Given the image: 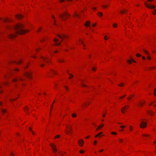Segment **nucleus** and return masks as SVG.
Wrapping results in <instances>:
<instances>
[{
    "label": "nucleus",
    "instance_id": "1",
    "mask_svg": "<svg viewBox=\"0 0 156 156\" xmlns=\"http://www.w3.org/2000/svg\"><path fill=\"white\" fill-rule=\"evenodd\" d=\"M23 27L24 26L23 24L21 23H18L14 27L10 26H7L6 27V28L7 30L11 31V32H12V30H13L16 34H24L29 31L28 30L23 29ZM8 36L10 38L13 39L16 37V35L11 33L8 34Z\"/></svg>",
    "mask_w": 156,
    "mask_h": 156
},
{
    "label": "nucleus",
    "instance_id": "2",
    "mask_svg": "<svg viewBox=\"0 0 156 156\" xmlns=\"http://www.w3.org/2000/svg\"><path fill=\"white\" fill-rule=\"evenodd\" d=\"M70 16L67 12H65L63 14H60L59 15V17L62 18L63 20H66L68 17H69Z\"/></svg>",
    "mask_w": 156,
    "mask_h": 156
},
{
    "label": "nucleus",
    "instance_id": "3",
    "mask_svg": "<svg viewBox=\"0 0 156 156\" xmlns=\"http://www.w3.org/2000/svg\"><path fill=\"white\" fill-rule=\"evenodd\" d=\"M67 128H69L70 131L69 130H66L65 131V132L66 134H67L68 133H69L70 134L72 133V128L71 126H70V128H69V126H67Z\"/></svg>",
    "mask_w": 156,
    "mask_h": 156
},
{
    "label": "nucleus",
    "instance_id": "4",
    "mask_svg": "<svg viewBox=\"0 0 156 156\" xmlns=\"http://www.w3.org/2000/svg\"><path fill=\"white\" fill-rule=\"evenodd\" d=\"M57 36L59 38H61V39H63V37L65 38H67L68 37V36L67 35H65L64 34H62L61 35L58 34Z\"/></svg>",
    "mask_w": 156,
    "mask_h": 156
},
{
    "label": "nucleus",
    "instance_id": "5",
    "mask_svg": "<svg viewBox=\"0 0 156 156\" xmlns=\"http://www.w3.org/2000/svg\"><path fill=\"white\" fill-rule=\"evenodd\" d=\"M50 145L52 148L53 152L55 153L57 151V150L55 148L56 147L55 145L53 144H50Z\"/></svg>",
    "mask_w": 156,
    "mask_h": 156
},
{
    "label": "nucleus",
    "instance_id": "6",
    "mask_svg": "<svg viewBox=\"0 0 156 156\" xmlns=\"http://www.w3.org/2000/svg\"><path fill=\"white\" fill-rule=\"evenodd\" d=\"M147 123L144 122H142L140 125V127L141 128H144L147 126Z\"/></svg>",
    "mask_w": 156,
    "mask_h": 156
},
{
    "label": "nucleus",
    "instance_id": "7",
    "mask_svg": "<svg viewBox=\"0 0 156 156\" xmlns=\"http://www.w3.org/2000/svg\"><path fill=\"white\" fill-rule=\"evenodd\" d=\"M24 75L27 77L29 78H32V77L31 76V74L29 73H27L24 74Z\"/></svg>",
    "mask_w": 156,
    "mask_h": 156
},
{
    "label": "nucleus",
    "instance_id": "8",
    "mask_svg": "<svg viewBox=\"0 0 156 156\" xmlns=\"http://www.w3.org/2000/svg\"><path fill=\"white\" fill-rule=\"evenodd\" d=\"M145 5L147 7L150 9H153L155 7L154 5H148L146 3H145Z\"/></svg>",
    "mask_w": 156,
    "mask_h": 156
},
{
    "label": "nucleus",
    "instance_id": "9",
    "mask_svg": "<svg viewBox=\"0 0 156 156\" xmlns=\"http://www.w3.org/2000/svg\"><path fill=\"white\" fill-rule=\"evenodd\" d=\"M129 107V105H126L123 107L122 110H121V112L122 113H124L125 112L124 111L125 109H127Z\"/></svg>",
    "mask_w": 156,
    "mask_h": 156
},
{
    "label": "nucleus",
    "instance_id": "10",
    "mask_svg": "<svg viewBox=\"0 0 156 156\" xmlns=\"http://www.w3.org/2000/svg\"><path fill=\"white\" fill-rule=\"evenodd\" d=\"M78 143L80 146H83L84 142L83 140L81 139L78 141Z\"/></svg>",
    "mask_w": 156,
    "mask_h": 156
},
{
    "label": "nucleus",
    "instance_id": "11",
    "mask_svg": "<svg viewBox=\"0 0 156 156\" xmlns=\"http://www.w3.org/2000/svg\"><path fill=\"white\" fill-rule=\"evenodd\" d=\"M16 17L18 19H20L23 17V16L20 14L17 15L16 16Z\"/></svg>",
    "mask_w": 156,
    "mask_h": 156
},
{
    "label": "nucleus",
    "instance_id": "12",
    "mask_svg": "<svg viewBox=\"0 0 156 156\" xmlns=\"http://www.w3.org/2000/svg\"><path fill=\"white\" fill-rule=\"evenodd\" d=\"M90 25V22L89 21H87L84 24V26H89Z\"/></svg>",
    "mask_w": 156,
    "mask_h": 156
},
{
    "label": "nucleus",
    "instance_id": "13",
    "mask_svg": "<svg viewBox=\"0 0 156 156\" xmlns=\"http://www.w3.org/2000/svg\"><path fill=\"white\" fill-rule=\"evenodd\" d=\"M147 112L148 114L151 116L153 115L154 114V113L151 110H149L147 111Z\"/></svg>",
    "mask_w": 156,
    "mask_h": 156
},
{
    "label": "nucleus",
    "instance_id": "14",
    "mask_svg": "<svg viewBox=\"0 0 156 156\" xmlns=\"http://www.w3.org/2000/svg\"><path fill=\"white\" fill-rule=\"evenodd\" d=\"M58 61L60 62H64V60L62 58H59L58 59Z\"/></svg>",
    "mask_w": 156,
    "mask_h": 156
},
{
    "label": "nucleus",
    "instance_id": "15",
    "mask_svg": "<svg viewBox=\"0 0 156 156\" xmlns=\"http://www.w3.org/2000/svg\"><path fill=\"white\" fill-rule=\"evenodd\" d=\"M104 124H102L101 125L99 126L97 129L96 130H98L99 129H100L102 127L104 126Z\"/></svg>",
    "mask_w": 156,
    "mask_h": 156
},
{
    "label": "nucleus",
    "instance_id": "16",
    "mask_svg": "<svg viewBox=\"0 0 156 156\" xmlns=\"http://www.w3.org/2000/svg\"><path fill=\"white\" fill-rule=\"evenodd\" d=\"M41 58L43 60V61L46 63H48V61H45V60L46 59H47L48 58L46 57H41Z\"/></svg>",
    "mask_w": 156,
    "mask_h": 156
},
{
    "label": "nucleus",
    "instance_id": "17",
    "mask_svg": "<svg viewBox=\"0 0 156 156\" xmlns=\"http://www.w3.org/2000/svg\"><path fill=\"white\" fill-rule=\"evenodd\" d=\"M98 14L100 17H101L103 16L102 13L100 12H98Z\"/></svg>",
    "mask_w": 156,
    "mask_h": 156
},
{
    "label": "nucleus",
    "instance_id": "18",
    "mask_svg": "<svg viewBox=\"0 0 156 156\" xmlns=\"http://www.w3.org/2000/svg\"><path fill=\"white\" fill-rule=\"evenodd\" d=\"M1 110L2 111V112L3 113H5L7 111V110L6 109H1Z\"/></svg>",
    "mask_w": 156,
    "mask_h": 156
},
{
    "label": "nucleus",
    "instance_id": "19",
    "mask_svg": "<svg viewBox=\"0 0 156 156\" xmlns=\"http://www.w3.org/2000/svg\"><path fill=\"white\" fill-rule=\"evenodd\" d=\"M134 96V95H133V94L131 95L128 98H127V99L128 100H130V99L132 98Z\"/></svg>",
    "mask_w": 156,
    "mask_h": 156
},
{
    "label": "nucleus",
    "instance_id": "20",
    "mask_svg": "<svg viewBox=\"0 0 156 156\" xmlns=\"http://www.w3.org/2000/svg\"><path fill=\"white\" fill-rule=\"evenodd\" d=\"M21 60L18 61H14L13 62H15L16 64H19L21 63Z\"/></svg>",
    "mask_w": 156,
    "mask_h": 156
},
{
    "label": "nucleus",
    "instance_id": "21",
    "mask_svg": "<svg viewBox=\"0 0 156 156\" xmlns=\"http://www.w3.org/2000/svg\"><path fill=\"white\" fill-rule=\"evenodd\" d=\"M72 116L73 117H75L77 116V115L76 113H74L72 114Z\"/></svg>",
    "mask_w": 156,
    "mask_h": 156
},
{
    "label": "nucleus",
    "instance_id": "22",
    "mask_svg": "<svg viewBox=\"0 0 156 156\" xmlns=\"http://www.w3.org/2000/svg\"><path fill=\"white\" fill-rule=\"evenodd\" d=\"M69 75L70 76L69 78V79H71V77H72L73 76V75L69 73Z\"/></svg>",
    "mask_w": 156,
    "mask_h": 156
},
{
    "label": "nucleus",
    "instance_id": "23",
    "mask_svg": "<svg viewBox=\"0 0 156 156\" xmlns=\"http://www.w3.org/2000/svg\"><path fill=\"white\" fill-rule=\"evenodd\" d=\"M3 21L4 22H7L9 21L8 20L7 18H5L3 20Z\"/></svg>",
    "mask_w": 156,
    "mask_h": 156
},
{
    "label": "nucleus",
    "instance_id": "24",
    "mask_svg": "<svg viewBox=\"0 0 156 156\" xmlns=\"http://www.w3.org/2000/svg\"><path fill=\"white\" fill-rule=\"evenodd\" d=\"M124 85V83H122L121 84H120L118 85V86L121 87H123Z\"/></svg>",
    "mask_w": 156,
    "mask_h": 156
},
{
    "label": "nucleus",
    "instance_id": "25",
    "mask_svg": "<svg viewBox=\"0 0 156 156\" xmlns=\"http://www.w3.org/2000/svg\"><path fill=\"white\" fill-rule=\"evenodd\" d=\"M17 78H18V80H20L21 81H22L23 80V78H21L20 77H17Z\"/></svg>",
    "mask_w": 156,
    "mask_h": 156
},
{
    "label": "nucleus",
    "instance_id": "26",
    "mask_svg": "<svg viewBox=\"0 0 156 156\" xmlns=\"http://www.w3.org/2000/svg\"><path fill=\"white\" fill-rule=\"evenodd\" d=\"M60 135H57L55 137H54V138L55 139V138H59L60 137Z\"/></svg>",
    "mask_w": 156,
    "mask_h": 156
},
{
    "label": "nucleus",
    "instance_id": "27",
    "mask_svg": "<svg viewBox=\"0 0 156 156\" xmlns=\"http://www.w3.org/2000/svg\"><path fill=\"white\" fill-rule=\"evenodd\" d=\"M127 62L129 64H131L132 63L131 60H127Z\"/></svg>",
    "mask_w": 156,
    "mask_h": 156
},
{
    "label": "nucleus",
    "instance_id": "28",
    "mask_svg": "<svg viewBox=\"0 0 156 156\" xmlns=\"http://www.w3.org/2000/svg\"><path fill=\"white\" fill-rule=\"evenodd\" d=\"M127 11L126 10H123L122 11H121L120 12L122 13H124Z\"/></svg>",
    "mask_w": 156,
    "mask_h": 156
},
{
    "label": "nucleus",
    "instance_id": "29",
    "mask_svg": "<svg viewBox=\"0 0 156 156\" xmlns=\"http://www.w3.org/2000/svg\"><path fill=\"white\" fill-rule=\"evenodd\" d=\"M74 16L75 17H77V18H78V15L77 14H76V13H74Z\"/></svg>",
    "mask_w": 156,
    "mask_h": 156
},
{
    "label": "nucleus",
    "instance_id": "30",
    "mask_svg": "<svg viewBox=\"0 0 156 156\" xmlns=\"http://www.w3.org/2000/svg\"><path fill=\"white\" fill-rule=\"evenodd\" d=\"M143 51H144V52H145V53L146 54H149V52L147 51H146L145 50H143Z\"/></svg>",
    "mask_w": 156,
    "mask_h": 156
},
{
    "label": "nucleus",
    "instance_id": "31",
    "mask_svg": "<svg viewBox=\"0 0 156 156\" xmlns=\"http://www.w3.org/2000/svg\"><path fill=\"white\" fill-rule=\"evenodd\" d=\"M113 26L114 27H117V25L116 23H115L113 24Z\"/></svg>",
    "mask_w": 156,
    "mask_h": 156
},
{
    "label": "nucleus",
    "instance_id": "32",
    "mask_svg": "<svg viewBox=\"0 0 156 156\" xmlns=\"http://www.w3.org/2000/svg\"><path fill=\"white\" fill-rule=\"evenodd\" d=\"M60 44V43H56L55 44V45L58 46Z\"/></svg>",
    "mask_w": 156,
    "mask_h": 156
},
{
    "label": "nucleus",
    "instance_id": "33",
    "mask_svg": "<svg viewBox=\"0 0 156 156\" xmlns=\"http://www.w3.org/2000/svg\"><path fill=\"white\" fill-rule=\"evenodd\" d=\"M58 39H57V38H55V39H54V41L55 42H56L58 41Z\"/></svg>",
    "mask_w": 156,
    "mask_h": 156
},
{
    "label": "nucleus",
    "instance_id": "34",
    "mask_svg": "<svg viewBox=\"0 0 156 156\" xmlns=\"http://www.w3.org/2000/svg\"><path fill=\"white\" fill-rule=\"evenodd\" d=\"M136 56L137 57H139L141 56V55L139 54H136Z\"/></svg>",
    "mask_w": 156,
    "mask_h": 156
},
{
    "label": "nucleus",
    "instance_id": "35",
    "mask_svg": "<svg viewBox=\"0 0 156 156\" xmlns=\"http://www.w3.org/2000/svg\"><path fill=\"white\" fill-rule=\"evenodd\" d=\"M108 6L107 5H103L102 6V7L104 8H105L107 7Z\"/></svg>",
    "mask_w": 156,
    "mask_h": 156
},
{
    "label": "nucleus",
    "instance_id": "36",
    "mask_svg": "<svg viewBox=\"0 0 156 156\" xmlns=\"http://www.w3.org/2000/svg\"><path fill=\"white\" fill-rule=\"evenodd\" d=\"M108 6L107 5H103L102 6V7L104 8H105L107 7Z\"/></svg>",
    "mask_w": 156,
    "mask_h": 156
},
{
    "label": "nucleus",
    "instance_id": "37",
    "mask_svg": "<svg viewBox=\"0 0 156 156\" xmlns=\"http://www.w3.org/2000/svg\"><path fill=\"white\" fill-rule=\"evenodd\" d=\"M154 95L156 96V88L154 90Z\"/></svg>",
    "mask_w": 156,
    "mask_h": 156
},
{
    "label": "nucleus",
    "instance_id": "38",
    "mask_svg": "<svg viewBox=\"0 0 156 156\" xmlns=\"http://www.w3.org/2000/svg\"><path fill=\"white\" fill-rule=\"evenodd\" d=\"M153 68H156V67H149V69L151 70Z\"/></svg>",
    "mask_w": 156,
    "mask_h": 156
},
{
    "label": "nucleus",
    "instance_id": "39",
    "mask_svg": "<svg viewBox=\"0 0 156 156\" xmlns=\"http://www.w3.org/2000/svg\"><path fill=\"white\" fill-rule=\"evenodd\" d=\"M100 135V134L99 133H98V134H97V135H96L95 136V137H97L98 136H99Z\"/></svg>",
    "mask_w": 156,
    "mask_h": 156
},
{
    "label": "nucleus",
    "instance_id": "40",
    "mask_svg": "<svg viewBox=\"0 0 156 156\" xmlns=\"http://www.w3.org/2000/svg\"><path fill=\"white\" fill-rule=\"evenodd\" d=\"M111 133L112 134H114V135H116L117 134V133L114 132H112Z\"/></svg>",
    "mask_w": 156,
    "mask_h": 156
},
{
    "label": "nucleus",
    "instance_id": "41",
    "mask_svg": "<svg viewBox=\"0 0 156 156\" xmlns=\"http://www.w3.org/2000/svg\"><path fill=\"white\" fill-rule=\"evenodd\" d=\"M80 153H84V151H83L81 150L80 151Z\"/></svg>",
    "mask_w": 156,
    "mask_h": 156
},
{
    "label": "nucleus",
    "instance_id": "42",
    "mask_svg": "<svg viewBox=\"0 0 156 156\" xmlns=\"http://www.w3.org/2000/svg\"><path fill=\"white\" fill-rule=\"evenodd\" d=\"M17 80V79L14 78L13 79L12 81L13 82H15Z\"/></svg>",
    "mask_w": 156,
    "mask_h": 156
},
{
    "label": "nucleus",
    "instance_id": "43",
    "mask_svg": "<svg viewBox=\"0 0 156 156\" xmlns=\"http://www.w3.org/2000/svg\"><path fill=\"white\" fill-rule=\"evenodd\" d=\"M130 59H131V60L133 61V62H136L131 57L130 58Z\"/></svg>",
    "mask_w": 156,
    "mask_h": 156
},
{
    "label": "nucleus",
    "instance_id": "44",
    "mask_svg": "<svg viewBox=\"0 0 156 156\" xmlns=\"http://www.w3.org/2000/svg\"><path fill=\"white\" fill-rule=\"evenodd\" d=\"M52 73H53L55 74H57L56 73L54 70H52Z\"/></svg>",
    "mask_w": 156,
    "mask_h": 156
},
{
    "label": "nucleus",
    "instance_id": "45",
    "mask_svg": "<svg viewBox=\"0 0 156 156\" xmlns=\"http://www.w3.org/2000/svg\"><path fill=\"white\" fill-rule=\"evenodd\" d=\"M109 38H107V36H105V37H104V39H105L106 40H107Z\"/></svg>",
    "mask_w": 156,
    "mask_h": 156
},
{
    "label": "nucleus",
    "instance_id": "46",
    "mask_svg": "<svg viewBox=\"0 0 156 156\" xmlns=\"http://www.w3.org/2000/svg\"><path fill=\"white\" fill-rule=\"evenodd\" d=\"M28 109V107L27 106H26V108H24V110H27Z\"/></svg>",
    "mask_w": 156,
    "mask_h": 156
},
{
    "label": "nucleus",
    "instance_id": "47",
    "mask_svg": "<svg viewBox=\"0 0 156 156\" xmlns=\"http://www.w3.org/2000/svg\"><path fill=\"white\" fill-rule=\"evenodd\" d=\"M126 96V95H125L124 96H122V97H121L120 98V99H121V98H123L124 97H125Z\"/></svg>",
    "mask_w": 156,
    "mask_h": 156
},
{
    "label": "nucleus",
    "instance_id": "48",
    "mask_svg": "<svg viewBox=\"0 0 156 156\" xmlns=\"http://www.w3.org/2000/svg\"><path fill=\"white\" fill-rule=\"evenodd\" d=\"M143 136H149V135H147V134H143Z\"/></svg>",
    "mask_w": 156,
    "mask_h": 156
},
{
    "label": "nucleus",
    "instance_id": "49",
    "mask_svg": "<svg viewBox=\"0 0 156 156\" xmlns=\"http://www.w3.org/2000/svg\"><path fill=\"white\" fill-rule=\"evenodd\" d=\"M140 105H138L139 106H141L143 104L141 102H140Z\"/></svg>",
    "mask_w": 156,
    "mask_h": 156
},
{
    "label": "nucleus",
    "instance_id": "50",
    "mask_svg": "<svg viewBox=\"0 0 156 156\" xmlns=\"http://www.w3.org/2000/svg\"><path fill=\"white\" fill-rule=\"evenodd\" d=\"M125 126H120V127L121 128H124L125 127Z\"/></svg>",
    "mask_w": 156,
    "mask_h": 156
},
{
    "label": "nucleus",
    "instance_id": "51",
    "mask_svg": "<svg viewBox=\"0 0 156 156\" xmlns=\"http://www.w3.org/2000/svg\"><path fill=\"white\" fill-rule=\"evenodd\" d=\"M53 103H52V104L51 105V108L50 109V112H51V109L52 108H53Z\"/></svg>",
    "mask_w": 156,
    "mask_h": 156
},
{
    "label": "nucleus",
    "instance_id": "52",
    "mask_svg": "<svg viewBox=\"0 0 156 156\" xmlns=\"http://www.w3.org/2000/svg\"><path fill=\"white\" fill-rule=\"evenodd\" d=\"M92 70H93V71H95L96 70V69H95V68L94 67H93L92 68Z\"/></svg>",
    "mask_w": 156,
    "mask_h": 156
},
{
    "label": "nucleus",
    "instance_id": "53",
    "mask_svg": "<svg viewBox=\"0 0 156 156\" xmlns=\"http://www.w3.org/2000/svg\"><path fill=\"white\" fill-rule=\"evenodd\" d=\"M65 88L67 90H68V88L66 86H65Z\"/></svg>",
    "mask_w": 156,
    "mask_h": 156
},
{
    "label": "nucleus",
    "instance_id": "54",
    "mask_svg": "<svg viewBox=\"0 0 156 156\" xmlns=\"http://www.w3.org/2000/svg\"><path fill=\"white\" fill-rule=\"evenodd\" d=\"M119 140L120 142H122L123 141V140L122 139H119Z\"/></svg>",
    "mask_w": 156,
    "mask_h": 156
},
{
    "label": "nucleus",
    "instance_id": "55",
    "mask_svg": "<svg viewBox=\"0 0 156 156\" xmlns=\"http://www.w3.org/2000/svg\"><path fill=\"white\" fill-rule=\"evenodd\" d=\"M96 23H94L92 25L94 27H95L96 26Z\"/></svg>",
    "mask_w": 156,
    "mask_h": 156
},
{
    "label": "nucleus",
    "instance_id": "56",
    "mask_svg": "<svg viewBox=\"0 0 156 156\" xmlns=\"http://www.w3.org/2000/svg\"><path fill=\"white\" fill-rule=\"evenodd\" d=\"M147 58L149 60H150L151 59V58L149 56H148Z\"/></svg>",
    "mask_w": 156,
    "mask_h": 156
},
{
    "label": "nucleus",
    "instance_id": "57",
    "mask_svg": "<svg viewBox=\"0 0 156 156\" xmlns=\"http://www.w3.org/2000/svg\"><path fill=\"white\" fill-rule=\"evenodd\" d=\"M97 143V141H95L94 142V144H96Z\"/></svg>",
    "mask_w": 156,
    "mask_h": 156
},
{
    "label": "nucleus",
    "instance_id": "58",
    "mask_svg": "<svg viewBox=\"0 0 156 156\" xmlns=\"http://www.w3.org/2000/svg\"><path fill=\"white\" fill-rule=\"evenodd\" d=\"M82 86L83 87H87V86L83 84L82 85Z\"/></svg>",
    "mask_w": 156,
    "mask_h": 156
},
{
    "label": "nucleus",
    "instance_id": "59",
    "mask_svg": "<svg viewBox=\"0 0 156 156\" xmlns=\"http://www.w3.org/2000/svg\"><path fill=\"white\" fill-rule=\"evenodd\" d=\"M10 155H11V156H14V154L12 152L11 153Z\"/></svg>",
    "mask_w": 156,
    "mask_h": 156
},
{
    "label": "nucleus",
    "instance_id": "60",
    "mask_svg": "<svg viewBox=\"0 0 156 156\" xmlns=\"http://www.w3.org/2000/svg\"><path fill=\"white\" fill-rule=\"evenodd\" d=\"M142 59L144 60H145V57L143 56L142 57Z\"/></svg>",
    "mask_w": 156,
    "mask_h": 156
},
{
    "label": "nucleus",
    "instance_id": "61",
    "mask_svg": "<svg viewBox=\"0 0 156 156\" xmlns=\"http://www.w3.org/2000/svg\"><path fill=\"white\" fill-rule=\"evenodd\" d=\"M132 128L131 126H130V130H132Z\"/></svg>",
    "mask_w": 156,
    "mask_h": 156
},
{
    "label": "nucleus",
    "instance_id": "62",
    "mask_svg": "<svg viewBox=\"0 0 156 156\" xmlns=\"http://www.w3.org/2000/svg\"><path fill=\"white\" fill-rule=\"evenodd\" d=\"M44 64H42V65H40L41 66V67H43V66H44Z\"/></svg>",
    "mask_w": 156,
    "mask_h": 156
},
{
    "label": "nucleus",
    "instance_id": "63",
    "mask_svg": "<svg viewBox=\"0 0 156 156\" xmlns=\"http://www.w3.org/2000/svg\"><path fill=\"white\" fill-rule=\"evenodd\" d=\"M106 114V113H105V114H103V115H102V116H103V117H105V114Z\"/></svg>",
    "mask_w": 156,
    "mask_h": 156
},
{
    "label": "nucleus",
    "instance_id": "64",
    "mask_svg": "<svg viewBox=\"0 0 156 156\" xmlns=\"http://www.w3.org/2000/svg\"><path fill=\"white\" fill-rule=\"evenodd\" d=\"M41 29V28H40L39 29L37 30V32H39V31H40Z\"/></svg>",
    "mask_w": 156,
    "mask_h": 156
}]
</instances>
